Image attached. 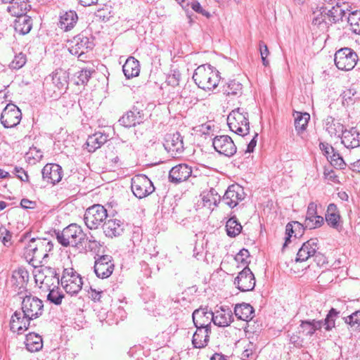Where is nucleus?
Returning <instances> with one entry per match:
<instances>
[{"instance_id":"f257e3e1","label":"nucleus","mask_w":360,"mask_h":360,"mask_svg":"<svg viewBox=\"0 0 360 360\" xmlns=\"http://www.w3.org/2000/svg\"><path fill=\"white\" fill-rule=\"evenodd\" d=\"M195 83L204 90L215 89L219 82V72L210 65L204 64L198 66L193 75Z\"/></svg>"},{"instance_id":"f03ea898","label":"nucleus","mask_w":360,"mask_h":360,"mask_svg":"<svg viewBox=\"0 0 360 360\" xmlns=\"http://www.w3.org/2000/svg\"><path fill=\"white\" fill-rule=\"evenodd\" d=\"M53 243L45 238H32L25 248V255L30 262L39 261L48 257V253L52 250Z\"/></svg>"},{"instance_id":"7ed1b4c3","label":"nucleus","mask_w":360,"mask_h":360,"mask_svg":"<svg viewBox=\"0 0 360 360\" xmlns=\"http://www.w3.org/2000/svg\"><path fill=\"white\" fill-rule=\"evenodd\" d=\"M23 290L18 292L21 298V309L30 319H35L42 315L44 311L43 302L37 297L33 296L30 291L22 288Z\"/></svg>"},{"instance_id":"20e7f679","label":"nucleus","mask_w":360,"mask_h":360,"mask_svg":"<svg viewBox=\"0 0 360 360\" xmlns=\"http://www.w3.org/2000/svg\"><path fill=\"white\" fill-rule=\"evenodd\" d=\"M227 124L230 130L239 136H245L249 134L248 113L244 108L233 110L228 115Z\"/></svg>"},{"instance_id":"39448f33","label":"nucleus","mask_w":360,"mask_h":360,"mask_svg":"<svg viewBox=\"0 0 360 360\" xmlns=\"http://www.w3.org/2000/svg\"><path fill=\"white\" fill-rule=\"evenodd\" d=\"M69 73L63 69L56 70L49 77L46 78L48 91H53L50 96L56 99L60 96L68 87Z\"/></svg>"},{"instance_id":"423d86ee","label":"nucleus","mask_w":360,"mask_h":360,"mask_svg":"<svg viewBox=\"0 0 360 360\" xmlns=\"http://www.w3.org/2000/svg\"><path fill=\"white\" fill-rule=\"evenodd\" d=\"M86 234L81 226L76 224H71L65 227L61 232L56 233V238L58 243L63 247H77L84 242Z\"/></svg>"},{"instance_id":"0eeeda50","label":"nucleus","mask_w":360,"mask_h":360,"mask_svg":"<svg viewBox=\"0 0 360 360\" xmlns=\"http://www.w3.org/2000/svg\"><path fill=\"white\" fill-rule=\"evenodd\" d=\"M60 283L66 293L72 296L81 290L83 281L81 276L72 268H68L63 270Z\"/></svg>"},{"instance_id":"6e6552de","label":"nucleus","mask_w":360,"mask_h":360,"mask_svg":"<svg viewBox=\"0 0 360 360\" xmlns=\"http://www.w3.org/2000/svg\"><path fill=\"white\" fill-rule=\"evenodd\" d=\"M359 60L356 53L352 49L345 47L335 53L334 61L336 67L341 70H352Z\"/></svg>"},{"instance_id":"1a4fd4ad","label":"nucleus","mask_w":360,"mask_h":360,"mask_svg":"<svg viewBox=\"0 0 360 360\" xmlns=\"http://www.w3.org/2000/svg\"><path fill=\"white\" fill-rule=\"evenodd\" d=\"M34 278L37 283L40 282V288L44 291L60 284L58 273L55 268L51 266H41Z\"/></svg>"},{"instance_id":"9d476101","label":"nucleus","mask_w":360,"mask_h":360,"mask_svg":"<svg viewBox=\"0 0 360 360\" xmlns=\"http://www.w3.org/2000/svg\"><path fill=\"white\" fill-rule=\"evenodd\" d=\"M69 51L72 55L82 56L86 52L93 49L94 46V39L90 34L82 32L69 41Z\"/></svg>"},{"instance_id":"9b49d317","label":"nucleus","mask_w":360,"mask_h":360,"mask_svg":"<svg viewBox=\"0 0 360 360\" xmlns=\"http://www.w3.org/2000/svg\"><path fill=\"white\" fill-rule=\"evenodd\" d=\"M108 218L106 209L103 205L97 204L86 210L84 221L89 229H96Z\"/></svg>"},{"instance_id":"f8f14e48","label":"nucleus","mask_w":360,"mask_h":360,"mask_svg":"<svg viewBox=\"0 0 360 360\" xmlns=\"http://www.w3.org/2000/svg\"><path fill=\"white\" fill-rule=\"evenodd\" d=\"M131 188L134 195L139 198H143L155 191V187L150 179L145 174H138L131 179Z\"/></svg>"},{"instance_id":"ddd939ff","label":"nucleus","mask_w":360,"mask_h":360,"mask_svg":"<svg viewBox=\"0 0 360 360\" xmlns=\"http://www.w3.org/2000/svg\"><path fill=\"white\" fill-rule=\"evenodd\" d=\"M318 249V239H309L307 242L304 243L302 247L299 249L295 258V262H303L311 257H314L315 261L318 259L319 260H321V259L323 258V255L317 252Z\"/></svg>"},{"instance_id":"4468645a","label":"nucleus","mask_w":360,"mask_h":360,"mask_svg":"<svg viewBox=\"0 0 360 360\" xmlns=\"http://www.w3.org/2000/svg\"><path fill=\"white\" fill-rule=\"evenodd\" d=\"M22 118L20 110L14 104H8L1 115V122L5 128H12L17 126Z\"/></svg>"},{"instance_id":"2eb2a0df","label":"nucleus","mask_w":360,"mask_h":360,"mask_svg":"<svg viewBox=\"0 0 360 360\" xmlns=\"http://www.w3.org/2000/svg\"><path fill=\"white\" fill-rule=\"evenodd\" d=\"M212 145L217 152L227 157L233 156L237 151L233 141L227 135L215 136L213 139Z\"/></svg>"},{"instance_id":"dca6fc26","label":"nucleus","mask_w":360,"mask_h":360,"mask_svg":"<svg viewBox=\"0 0 360 360\" xmlns=\"http://www.w3.org/2000/svg\"><path fill=\"white\" fill-rule=\"evenodd\" d=\"M165 150L173 158H179L184 151L183 136L179 132L167 134L164 143Z\"/></svg>"},{"instance_id":"f3484780","label":"nucleus","mask_w":360,"mask_h":360,"mask_svg":"<svg viewBox=\"0 0 360 360\" xmlns=\"http://www.w3.org/2000/svg\"><path fill=\"white\" fill-rule=\"evenodd\" d=\"M234 285L241 292L251 291L255 286V278L248 266H245L235 278Z\"/></svg>"},{"instance_id":"a211bd4d","label":"nucleus","mask_w":360,"mask_h":360,"mask_svg":"<svg viewBox=\"0 0 360 360\" xmlns=\"http://www.w3.org/2000/svg\"><path fill=\"white\" fill-rule=\"evenodd\" d=\"M114 266L111 256L102 255L95 262L94 272L98 278H107L112 274Z\"/></svg>"},{"instance_id":"6ab92c4d","label":"nucleus","mask_w":360,"mask_h":360,"mask_svg":"<svg viewBox=\"0 0 360 360\" xmlns=\"http://www.w3.org/2000/svg\"><path fill=\"white\" fill-rule=\"evenodd\" d=\"M325 220L327 224L338 232L343 229V221L338 206L335 203H330L328 205L325 214Z\"/></svg>"},{"instance_id":"aec40b11","label":"nucleus","mask_w":360,"mask_h":360,"mask_svg":"<svg viewBox=\"0 0 360 360\" xmlns=\"http://www.w3.org/2000/svg\"><path fill=\"white\" fill-rule=\"evenodd\" d=\"M245 198L243 188L239 185H231L228 187L222 198V201L231 208L235 207Z\"/></svg>"},{"instance_id":"412c9836","label":"nucleus","mask_w":360,"mask_h":360,"mask_svg":"<svg viewBox=\"0 0 360 360\" xmlns=\"http://www.w3.org/2000/svg\"><path fill=\"white\" fill-rule=\"evenodd\" d=\"M324 223L323 217L317 214V205L315 202H310L307 207L306 219L304 221L305 227L314 229L321 227Z\"/></svg>"},{"instance_id":"4be33fe9","label":"nucleus","mask_w":360,"mask_h":360,"mask_svg":"<svg viewBox=\"0 0 360 360\" xmlns=\"http://www.w3.org/2000/svg\"><path fill=\"white\" fill-rule=\"evenodd\" d=\"M192 174V169L186 164H179L173 167L169 173V181L179 184L186 181Z\"/></svg>"},{"instance_id":"5701e85b","label":"nucleus","mask_w":360,"mask_h":360,"mask_svg":"<svg viewBox=\"0 0 360 360\" xmlns=\"http://www.w3.org/2000/svg\"><path fill=\"white\" fill-rule=\"evenodd\" d=\"M32 320L33 319L25 315L22 311H16L11 316L10 323L11 330L13 332H17L18 334H22L28 329L30 321Z\"/></svg>"},{"instance_id":"b1692460","label":"nucleus","mask_w":360,"mask_h":360,"mask_svg":"<svg viewBox=\"0 0 360 360\" xmlns=\"http://www.w3.org/2000/svg\"><path fill=\"white\" fill-rule=\"evenodd\" d=\"M143 111L139 110L137 107L134 106L130 110L127 111L119 120L121 125L125 127H134L136 124H139L143 122Z\"/></svg>"},{"instance_id":"393cba45","label":"nucleus","mask_w":360,"mask_h":360,"mask_svg":"<svg viewBox=\"0 0 360 360\" xmlns=\"http://www.w3.org/2000/svg\"><path fill=\"white\" fill-rule=\"evenodd\" d=\"M192 318L196 328H211V323L213 320V312L208 311L206 308H200L193 312Z\"/></svg>"},{"instance_id":"a878e982","label":"nucleus","mask_w":360,"mask_h":360,"mask_svg":"<svg viewBox=\"0 0 360 360\" xmlns=\"http://www.w3.org/2000/svg\"><path fill=\"white\" fill-rule=\"evenodd\" d=\"M44 180L48 183L56 184L58 183L63 175L62 167L57 164H47L41 170Z\"/></svg>"},{"instance_id":"bb28decb","label":"nucleus","mask_w":360,"mask_h":360,"mask_svg":"<svg viewBox=\"0 0 360 360\" xmlns=\"http://www.w3.org/2000/svg\"><path fill=\"white\" fill-rule=\"evenodd\" d=\"M124 224L117 219H107L103 224V233L107 237L120 236L124 231Z\"/></svg>"},{"instance_id":"cd10ccee","label":"nucleus","mask_w":360,"mask_h":360,"mask_svg":"<svg viewBox=\"0 0 360 360\" xmlns=\"http://www.w3.org/2000/svg\"><path fill=\"white\" fill-rule=\"evenodd\" d=\"M342 143L347 148H354L360 146V133L355 127L345 129L340 136Z\"/></svg>"},{"instance_id":"c85d7f7f","label":"nucleus","mask_w":360,"mask_h":360,"mask_svg":"<svg viewBox=\"0 0 360 360\" xmlns=\"http://www.w3.org/2000/svg\"><path fill=\"white\" fill-rule=\"evenodd\" d=\"M211 333V328H196L192 338V344L195 348H203L206 347L209 342L210 335Z\"/></svg>"},{"instance_id":"c756f323","label":"nucleus","mask_w":360,"mask_h":360,"mask_svg":"<svg viewBox=\"0 0 360 360\" xmlns=\"http://www.w3.org/2000/svg\"><path fill=\"white\" fill-rule=\"evenodd\" d=\"M322 9L324 12V16L327 18L329 24L336 23L341 20L345 14V11L341 8L340 3H336L330 8L324 7Z\"/></svg>"},{"instance_id":"7c9ffc66","label":"nucleus","mask_w":360,"mask_h":360,"mask_svg":"<svg viewBox=\"0 0 360 360\" xmlns=\"http://www.w3.org/2000/svg\"><path fill=\"white\" fill-rule=\"evenodd\" d=\"M322 326V320L317 321L312 319L301 321L299 333H302L305 336H312L316 330L321 328Z\"/></svg>"},{"instance_id":"2f4dec72","label":"nucleus","mask_w":360,"mask_h":360,"mask_svg":"<svg viewBox=\"0 0 360 360\" xmlns=\"http://www.w3.org/2000/svg\"><path fill=\"white\" fill-rule=\"evenodd\" d=\"M13 27L15 31L20 34H27L32 30V20L30 16L22 15L14 20Z\"/></svg>"},{"instance_id":"473e14b6","label":"nucleus","mask_w":360,"mask_h":360,"mask_svg":"<svg viewBox=\"0 0 360 360\" xmlns=\"http://www.w3.org/2000/svg\"><path fill=\"white\" fill-rule=\"evenodd\" d=\"M78 20V16L75 11H69L60 15L59 26L64 31L72 30Z\"/></svg>"},{"instance_id":"72a5a7b5","label":"nucleus","mask_w":360,"mask_h":360,"mask_svg":"<svg viewBox=\"0 0 360 360\" xmlns=\"http://www.w3.org/2000/svg\"><path fill=\"white\" fill-rule=\"evenodd\" d=\"M202 200L204 207L213 210L214 208L221 201V196L214 188H210L209 191H205L201 194Z\"/></svg>"},{"instance_id":"f704fd0d","label":"nucleus","mask_w":360,"mask_h":360,"mask_svg":"<svg viewBox=\"0 0 360 360\" xmlns=\"http://www.w3.org/2000/svg\"><path fill=\"white\" fill-rule=\"evenodd\" d=\"M108 141V136L101 132H96L89 136L86 140V149L89 153L94 152Z\"/></svg>"},{"instance_id":"c9c22d12","label":"nucleus","mask_w":360,"mask_h":360,"mask_svg":"<svg viewBox=\"0 0 360 360\" xmlns=\"http://www.w3.org/2000/svg\"><path fill=\"white\" fill-rule=\"evenodd\" d=\"M122 70L127 79L138 76L140 72L139 61L132 56L129 57L122 66Z\"/></svg>"},{"instance_id":"e433bc0d","label":"nucleus","mask_w":360,"mask_h":360,"mask_svg":"<svg viewBox=\"0 0 360 360\" xmlns=\"http://www.w3.org/2000/svg\"><path fill=\"white\" fill-rule=\"evenodd\" d=\"M325 128L330 136L340 138L345 128L338 120L328 116L325 120Z\"/></svg>"},{"instance_id":"4c0bfd02","label":"nucleus","mask_w":360,"mask_h":360,"mask_svg":"<svg viewBox=\"0 0 360 360\" xmlns=\"http://www.w3.org/2000/svg\"><path fill=\"white\" fill-rule=\"evenodd\" d=\"M233 321V315L231 310L221 309L213 313L212 322L214 325L225 327L228 326Z\"/></svg>"},{"instance_id":"58836bf2","label":"nucleus","mask_w":360,"mask_h":360,"mask_svg":"<svg viewBox=\"0 0 360 360\" xmlns=\"http://www.w3.org/2000/svg\"><path fill=\"white\" fill-rule=\"evenodd\" d=\"M234 314L238 319L248 321L252 319L254 309L250 304L242 303L236 305Z\"/></svg>"},{"instance_id":"ea45409f","label":"nucleus","mask_w":360,"mask_h":360,"mask_svg":"<svg viewBox=\"0 0 360 360\" xmlns=\"http://www.w3.org/2000/svg\"><path fill=\"white\" fill-rule=\"evenodd\" d=\"M25 343L26 349L31 352H38L43 347L41 337L36 333L27 335Z\"/></svg>"},{"instance_id":"a19ab883","label":"nucleus","mask_w":360,"mask_h":360,"mask_svg":"<svg viewBox=\"0 0 360 360\" xmlns=\"http://www.w3.org/2000/svg\"><path fill=\"white\" fill-rule=\"evenodd\" d=\"M7 7V11L13 16H15L16 18H19L22 15H26V12L28 10L27 6L30 7V5H27L25 1H21L20 0H17Z\"/></svg>"},{"instance_id":"79ce46f5","label":"nucleus","mask_w":360,"mask_h":360,"mask_svg":"<svg viewBox=\"0 0 360 360\" xmlns=\"http://www.w3.org/2000/svg\"><path fill=\"white\" fill-rule=\"evenodd\" d=\"M295 127L297 133L304 131L308 124L310 119V115L307 112H295Z\"/></svg>"},{"instance_id":"37998d69","label":"nucleus","mask_w":360,"mask_h":360,"mask_svg":"<svg viewBox=\"0 0 360 360\" xmlns=\"http://www.w3.org/2000/svg\"><path fill=\"white\" fill-rule=\"evenodd\" d=\"M226 233L229 237H236L242 231V226L236 217H231L226 224Z\"/></svg>"},{"instance_id":"c03bdc74","label":"nucleus","mask_w":360,"mask_h":360,"mask_svg":"<svg viewBox=\"0 0 360 360\" xmlns=\"http://www.w3.org/2000/svg\"><path fill=\"white\" fill-rule=\"evenodd\" d=\"M347 22L352 32L360 34V11H354L349 14Z\"/></svg>"},{"instance_id":"a18cd8bd","label":"nucleus","mask_w":360,"mask_h":360,"mask_svg":"<svg viewBox=\"0 0 360 360\" xmlns=\"http://www.w3.org/2000/svg\"><path fill=\"white\" fill-rule=\"evenodd\" d=\"M340 311L334 308H331L326 315V319L323 321V326L325 330L330 331L335 326V320L338 318Z\"/></svg>"},{"instance_id":"49530a36","label":"nucleus","mask_w":360,"mask_h":360,"mask_svg":"<svg viewBox=\"0 0 360 360\" xmlns=\"http://www.w3.org/2000/svg\"><path fill=\"white\" fill-rule=\"evenodd\" d=\"M46 291H49L47 300L50 302L56 305H60L62 303V300L64 298V294L58 285L51 288L50 290H47Z\"/></svg>"},{"instance_id":"de8ad7c7","label":"nucleus","mask_w":360,"mask_h":360,"mask_svg":"<svg viewBox=\"0 0 360 360\" xmlns=\"http://www.w3.org/2000/svg\"><path fill=\"white\" fill-rule=\"evenodd\" d=\"M302 226H303L302 224L297 221H293V223H288L287 224L286 227H285V231H286V234L288 235V236L285 238V242L283 245V247L287 245V244L290 241V238L292 236L293 233H295L294 236L295 238H298L302 235L300 233H295V231L293 229L294 227L295 229L298 228L300 230H302L303 229Z\"/></svg>"},{"instance_id":"09e8293b","label":"nucleus","mask_w":360,"mask_h":360,"mask_svg":"<svg viewBox=\"0 0 360 360\" xmlns=\"http://www.w3.org/2000/svg\"><path fill=\"white\" fill-rule=\"evenodd\" d=\"M242 91V84L236 80L230 81L226 87H224V94L227 96H236L240 94Z\"/></svg>"},{"instance_id":"8fccbe9b","label":"nucleus","mask_w":360,"mask_h":360,"mask_svg":"<svg viewBox=\"0 0 360 360\" xmlns=\"http://www.w3.org/2000/svg\"><path fill=\"white\" fill-rule=\"evenodd\" d=\"M95 71L93 69L84 68L77 72V80L76 84H86L91 77V75Z\"/></svg>"},{"instance_id":"3c124183","label":"nucleus","mask_w":360,"mask_h":360,"mask_svg":"<svg viewBox=\"0 0 360 360\" xmlns=\"http://www.w3.org/2000/svg\"><path fill=\"white\" fill-rule=\"evenodd\" d=\"M328 160L330 161L332 165L340 169H344L346 165L343 158L338 153L335 152V150L330 155Z\"/></svg>"},{"instance_id":"603ef678","label":"nucleus","mask_w":360,"mask_h":360,"mask_svg":"<svg viewBox=\"0 0 360 360\" xmlns=\"http://www.w3.org/2000/svg\"><path fill=\"white\" fill-rule=\"evenodd\" d=\"M345 323L350 327L360 326V309L343 318Z\"/></svg>"},{"instance_id":"864d4df0","label":"nucleus","mask_w":360,"mask_h":360,"mask_svg":"<svg viewBox=\"0 0 360 360\" xmlns=\"http://www.w3.org/2000/svg\"><path fill=\"white\" fill-rule=\"evenodd\" d=\"M26 60V56L22 53H20L15 56L9 67L11 69L18 70L25 65Z\"/></svg>"},{"instance_id":"5fc2aeb1","label":"nucleus","mask_w":360,"mask_h":360,"mask_svg":"<svg viewBox=\"0 0 360 360\" xmlns=\"http://www.w3.org/2000/svg\"><path fill=\"white\" fill-rule=\"evenodd\" d=\"M257 355L255 352L254 345L249 344L248 347L242 352L240 359L241 360H255Z\"/></svg>"},{"instance_id":"6e6d98bb","label":"nucleus","mask_w":360,"mask_h":360,"mask_svg":"<svg viewBox=\"0 0 360 360\" xmlns=\"http://www.w3.org/2000/svg\"><path fill=\"white\" fill-rule=\"evenodd\" d=\"M12 235L11 232L4 226L0 227V240L5 246H9L11 243Z\"/></svg>"},{"instance_id":"4d7b16f0","label":"nucleus","mask_w":360,"mask_h":360,"mask_svg":"<svg viewBox=\"0 0 360 360\" xmlns=\"http://www.w3.org/2000/svg\"><path fill=\"white\" fill-rule=\"evenodd\" d=\"M250 257L249 251L247 249H242L240 252L235 256L234 259L238 263H241L245 266H248V261L247 259Z\"/></svg>"},{"instance_id":"13d9d810","label":"nucleus","mask_w":360,"mask_h":360,"mask_svg":"<svg viewBox=\"0 0 360 360\" xmlns=\"http://www.w3.org/2000/svg\"><path fill=\"white\" fill-rule=\"evenodd\" d=\"M85 239L87 243V244L85 245L86 250L89 251H94L99 248L101 245L93 236H90L89 237L86 236Z\"/></svg>"},{"instance_id":"bf43d9fd","label":"nucleus","mask_w":360,"mask_h":360,"mask_svg":"<svg viewBox=\"0 0 360 360\" xmlns=\"http://www.w3.org/2000/svg\"><path fill=\"white\" fill-rule=\"evenodd\" d=\"M259 46L262 63L264 66H267L269 65V61L266 60V57L269 53L268 47L262 41H259Z\"/></svg>"},{"instance_id":"052dcab7","label":"nucleus","mask_w":360,"mask_h":360,"mask_svg":"<svg viewBox=\"0 0 360 360\" xmlns=\"http://www.w3.org/2000/svg\"><path fill=\"white\" fill-rule=\"evenodd\" d=\"M181 79V74L179 71L174 70L172 75H169L167 79L169 85L176 86L179 85Z\"/></svg>"},{"instance_id":"680f3d73","label":"nucleus","mask_w":360,"mask_h":360,"mask_svg":"<svg viewBox=\"0 0 360 360\" xmlns=\"http://www.w3.org/2000/svg\"><path fill=\"white\" fill-rule=\"evenodd\" d=\"M189 5H191V8L196 13L202 14V15L206 16L207 18H209L210 16V13L203 9L198 1H193L191 4H189Z\"/></svg>"},{"instance_id":"e2e57ef3","label":"nucleus","mask_w":360,"mask_h":360,"mask_svg":"<svg viewBox=\"0 0 360 360\" xmlns=\"http://www.w3.org/2000/svg\"><path fill=\"white\" fill-rule=\"evenodd\" d=\"M356 94V92L354 89H347L342 94V98L344 101L347 102V104H349V103H352L353 101H354L353 97L355 96Z\"/></svg>"},{"instance_id":"0e129e2a","label":"nucleus","mask_w":360,"mask_h":360,"mask_svg":"<svg viewBox=\"0 0 360 360\" xmlns=\"http://www.w3.org/2000/svg\"><path fill=\"white\" fill-rule=\"evenodd\" d=\"M319 148L323 153L324 155L326 156L327 159L329 158L330 155L334 152V148L332 146L327 143H320Z\"/></svg>"},{"instance_id":"69168bd1","label":"nucleus","mask_w":360,"mask_h":360,"mask_svg":"<svg viewBox=\"0 0 360 360\" xmlns=\"http://www.w3.org/2000/svg\"><path fill=\"white\" fill-rule=\"evenodd\" d=\"M15 174L22 181H28V175L27 172L21 167H15L14 169Z\"/></svg>"},{"instance_id":"338daca9","label":"nucleus","mask_w":360,"mask_h":360,"mask_svg":"<svg viewBox=\"0 0 360 360\" xmlns=\"http://www.w3.org/2000/svg\"><path fill=\"white\" fill-rule=\"evenodd\" d=\"M323 22L325 24H329L327 18L324 16L323 11H322L319 15L314 17L312 20V24L314 25H321Z\"/></svg>"},{"instance_id":"774afa93","label":"nucleus","mask_w":360,"mask_h":360,"mask_svg":"<svg viewBox=\"0 0 360 360\" xmlns=\"http://www.w3.org/2000/svg\"><path fill=\"white\" fill-rule=\"evenodd\" d=\"M20 206L25 210L34 209L37 207V202L27 198H23L20 201Z\"/></svg>"}]
</instances>
